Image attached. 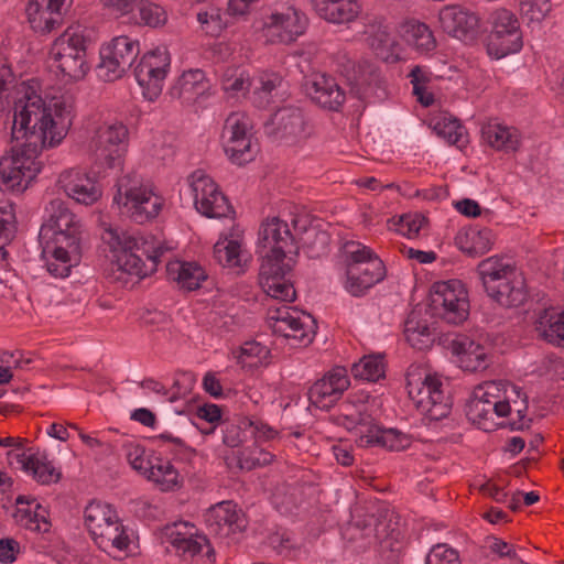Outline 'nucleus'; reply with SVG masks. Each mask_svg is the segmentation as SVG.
I'll return each instance as SVG.
<instances>
[{"mask_svg":"<svg viewBox=\"0 0 564 564\" xmlns=\"http://www.w3.org/2000/svg\"><path fill=\"white\" fill-rule=\"evenodd\" d=\"M510 403L497 405L471 397L466 405L467 417L479 429L490 432L497 429L495 416L505 417L511 412Z\"/></svg>","mask_w":564,"mask_h":564,"instance_id":"obj_30","label":"nucleus"},{"mask_svg":"<svg viewBox=\"0 0 564 564\" xmlns=\"http://www.w3.org/2000/svg\"><path fill=\"white\" fill-rule=\"evenodd\" d=\"M46 218L42 224L39 238L42 246L58 249L79 250L80 224L76 215L61 198L52 199L45 207Z\"/></svg>","mask_w":564,"mask_h":564,"instance_id":"obj_5","label":"nucleus"},{"mask_svg":"<svg viewBox=\"0 0 564 564\" xmlns=\"http://www.w3.org/2000/svg\"><path fill=\"white\" fill-rule=\"evenodd\" d=\"M350 384L347 370L334 367L308 389L310 403L321 410H329Z\"/></svg>","mask_w":564,"mask_h":564,"instance_id":"obj_17","label":"nucleus"},{"mask_svg":"<svg viewBox=\"0 0 564 564\" xmlns=\"http://www.w3.org/2000/svg\"><path fill=\"white\" fill-rule=\"evenodd\" d=\"M306 14L294 7H288L284 11L273 12L265 18L262 33L267 42L271 44H290L307 29Z\"/></svg>","mask_w":564,"mask_h":564,"instance_id":"obj_15","label":"nucleus"},{"mask_svg":"<svg viewBox=\"0 0 564 564\" xmlns=\"http://www.w3.org/2000/svg\"><path fill=\"white\" fill-rule=\"evenodd\" d=\"M268 349L257 341H247L241 346L240 361L250 367L258 366L263 357L268 355Z\"/></svg>","mask_w":564,"mask_h":564,"instance_id":"obj_62","label":"nucleus"},{"mask_svg":"<svg viewBox=\"0 0 564 564\" xmlns=\"http://www.w3.org/2000/svg\"><path fill=\"white\" fill-rule=\"evenodd\" d=\"M316 13L330 23H348L354 21L360 7L356 0H312Z\"/></svg>","mask_w":564,"mask_h":564,"instance_id":"obj_32","label":"nucleus"},{"mask_svg":"<svg viewBox=\"0 0 564 564\" xmlns=\"http://www.w3.org/2000/svg\"><path fill=\"white\" fill-rule=\"evenodd\" d=\"M258 82L259 86L253 90V104L258 108H267L275 101L282 78L276 74H263Z\"/></svg>","mask_w":564,"mask_h":564,"instance_id":"obj_49","label":"nucleus"},{"mask_svg":"<svg viewBox=\"0 0 564 564\" xmlns=\"http://www.w3.org/2000/svg\"><path fill=\"white\" fill-rule=\"evenodd\" d=\"M511 394L520 397V389L503 381H487L474 389L473 397L481 401L497 403V405L510 403Z\"/></svg>","mask_w":564,"mask_h":564,"instance_id":"obj_44","label":"nucleus"},{"mask_svg":"<svg viewBox=\"0 0 564 564\" xmlns=\"http://www.w3.org/2000/svg\"><path fill=\"white\" fill-rule=\"evenodd\" d=\"M425 564H460V561L456 550L437 544L427 554Z\"/></svg>","mask_w":564,"mask_h":564,"instance_id":"obj_61","label":"nucleus"},{"mask_svg":"<svg viewBox=\"0 0 564 564\" xmlns=\"http://www.w3.org/2000/svg\"><path fill=\"white\" fill-rule=\"evenodd\" d=\"M341 257L346 270L354 264H360L361 261H370L378 258L370 248L357 241L345 242L341 247Z\"/></svg>","mask_w":564,"mask_h":564,"instance_id":"obj_56","label":"nucleus"},{"mask_svg":"<svg viewBox=\"0 0 564 564\" xmlns=\"http://www.w3.org/2000/svg\"><path fill=\"white\" fill-rule=\"evenodd\" d=\"M262 258V262L259 270V281L262 278H285L291 272V258L286 260V256L292 251H270V250H258L257 251Z\"/></svg>","mask_w":564,"mask_h":564,"instance_id":"obj_45","label":"nucleus"},{"mask_svg":"<svg viewBox=\"0 0 564 564\" xmlns=\"http://www.w3.org/2000/svg\"><path fill=\"white\" fill-rule=\"evenodd\" d=\"M15 502L18 506L28 505V508H19L18 510L21 525L36 532H47L50 530L48 512L34 498L19 496Z\"/></svg>","mask_w":564,"mask_h":564,"instance_id":"obj_38","label":"nucleus"},{"mask_svg":"<svg viewBox=\"0 0 564 564\" xmlns=\"http://www.w3.org/2000/svg\"><path fill=\"white\" fill-rule=\"evenodd\" d=\"M170 64L169 52L161 47L147 52L140 58L134 67V77L142 88L144 98L153 101L161 95Z\"/></svg>","mask_w":564,"mask_h":564,"instance_id":"obj_14","label":"nucleus"},{"mask_svg":"<svg viewBox=\"0 0 564 564\" xmlns=\"http://www.w3.org/2000/svg\"><path fill=\"white\" fill-rule=\"evenodd\" d=\"M435 130L437 134L444 138L449 144L460 148L465 143V129L457 120L437 122Z\"/></svg>","mask_w":564,"mask_h":564,"instance_id":"obj_58","label":"nucleus"},{"mask_svg":"<svg viewBox=\"0 0 564 564\" xmlns=\"http://www.w3.org/2000/svg\"><path fill=\"white\" fill-rule=\"evenodd\" d=\"M409 398L415 408L430 420L440 421L451 413L452 399L443 390L441 379L433 375L415 379L408 376Z\"/></svg>","mask_w":564,"mask_h":564,"instance_id":"obj_9","label":"nucleus"},{"mask_svg":"<svg viewBox=\"0 0 564 564\" xmlns=\"http://www.w3.org/2000/svg\"><path fill=\"white\" fill-rule=\"evenodd\" d=\"M130 9L127 12H117L118 17H128V22L151 28L163 25L167 19L166 12L161 6L149 1L138 0V4Z\"/></svg>","mask_w":564,"mask_h":564,"instance_id":"obj_41","label":"nucleus"},{"mask_svg":"<svg viewBox=\"0 0 564 564\" xmlns=\"http://www.w3.org/2000/svg\"><path fill=\"white\" fill-rule=\"evenodd\" d=\"M429 310L432 316L448 324L465 322L469 315V299L464 283L456 279L434 283Z\"/></svg>","mask_w":564,"mask_h":564,"instance_id":"obj_6","label":"nucleus"},{"mask_svg":"<svg viewBox=\"0 0 564 564\" xmlns=\"http://www.w3.org/2000/svg\"><path fill=\"white\" fill-rule=\"evenodd\" d=\"M516 267L509 260L501 257H489L479 262L477 272L482 282L486 293L494 291L496 284L510 279L516 274Z\"/></svg>","mask_w":564,"mask_h":564,"instance_id":"obj_36","label":"nucleus"},{"mask_svg":"<svg viewBox=\"0 0 564 564\" xmlns=\"http://www.w3.org/2000/svg\"><path fill=\"white\" fill-rule=\"evenodd\" d=\"M268 324L274 334L301 346L312 343L317 327L311 314L288 305L269 308Z\"/></svg>","mask_w":564,"mask_h":564,"instance_id":"obj_11","label":"nucleus"},{"mask_svg":"<svg viewBox=\"0 0 564 564\" xmlns=\"http://www.w3.org/2000/svg\"><path fill=\"white\" fill-rule=\"evenodd\" d=\"M73 122L72 109L63 101L52 106L32 91L14 102L11 140L19 143L0 159V176L7 188L23 192L42 169L39 155L56 147Z\"/></svg>","mask_w":564,"mask_h":564,"instance_id":"obj_1","label":"nucleus"},{"mask_svg":"<svg viewBox=\"0 0 564 564\" xmlns=\"http://www.w3.org/2000/svg\"><path fill=\"white\" fill-rule=\"evenodd\" d=\"M275 134L286 141L295 142L310 135L311 130L303 111L297 107L279 109L272 119Z\"/></svg>","mask_w":564,"mask_h":564,"instance_id":"obj_25","label":"nucleus"},{"mask_svg":"<svg viewBox=\"0 0 564 564\" xmlns=\"http://www.w3.org/2000/svg\"><path fill=\"white\" fill-rule=\"evenodd\" d=\"M197 21L206 33L216 35L224 29L221 13L218 8H209L197 13Z\"/></svg>","mask_w":564,"mask_h":564,"instance_id":"obj_60","label":"nucleus"},{"mask_svg":"<svg viewBox=\"0 0 564 564\" xmlns=\"http://www.w3.org/2000/svg\"><path fill=\"white\" fill-rule=\"evenodd\" d=\"M425 221L426 218L421 214L403 215L400 217L398 231L408 238L417 237Z\"/></svg>","mask_w":564,"mask_h":564,"instance_id":"obj_63","label":"nucleus"},{"mask_svg":"<svg viewBox=\"0 0 564 564\" xmlns=\"http://www.w3.org/2000/svg\"><path fill=\"white\" fill-rule=\"evenodd\" d=\"M42 247L43 253L52 257L46 263L47 271L55 278L68 276L72 268V259H78L79 250H70L61 246H57L58 249L56 250L53 248L48 249L46 246Z\"/></svg>","mask_w":564,"mask_h":564,"instance_id":"obj_47","label":"nucleus"},{"mask_svg":"<svg viewBox=\"0 0 564 564\" xmlns=\"http://www.w3.org/2000/svg\"><path fill=\"white\" fill-rule=\"evenodd\" d=\"M144 478L153 482L161 491H172L181 487L178 470L169 459L156 454L152 458Z\"/></svg>","mask_w":564,"mask_h":564,"instance_id":"obj_37","label":"nucleus"},{"mask_svg":"<svg viewBox=\"0 0 564 564\" xmlns=\"http://www.w3.org/2000/svg\"><path fill=\"white\" fill-rule=\"evenodd\" d=\"M139 53L140 45L137 40L126 35L112 39L100 48L98 76L105 82L119 79L132 66Z\"/></svg>","mask_w":564,"mask_h":564,"instance_id":"obj_13","label":"nucleus"},{"mask_svg":"<svg viewBox=\"0 0 564 564\" xmlns=\"http://www.w3.org/2000/svg\"><path fill=\"white\" fill-rule=\"evenodd\" d=\"M552 10V0H521L520 12L530 22H541Z\"/></svg>","mask_w":564,"mask_h":564,"instance_id":"obj_57","label":"nucleus"},{"mask_svg":"<svg viewBox=\"0 0 564 564\" xmlns=\"http://www.w3.org/2000/svg\"><path fill=\"white\" fill-rule=\"evenodd\" d=\"M489 23L490 31L486 39L489 56L500 59L522 48V32L516 14L505 8L497 9L490 14Z\"/></svg>","mask_w":564,"mask_h":564,"instance_id":"obj_10","label":"nucleus"},{"mask_svg":"<svg viewBox=\"0 0 564 564\" xmlns=\"http://www.w3.org/2000/svg\"><path fill=\"white\" fill-rule=\"evenodd\" d=\"M206 521L210 532L219 535L240 532L245 528L242 516L230 501H223L214 507L208 512Z\"/></svg>","mask_w":564,"mask_h":564,"instance_id":"obj_29","label":"nucleus"},{"mask_svg":"<svg viewBox=\"0 0 564 564\" xmlns=\"http://www.w3.org/2000/svg\"><path fill=\"white\" fill-rule=\"evenodd\" d=\"M84 520L91 539L100 550L126 551L129 547L130 536L117 511L109 503L89 502L84 511Z\"/></svg>","mask_w":564,"mask_h":564,"instance_id":"obj_4","label":"nucleus"},{"mask_svg":"<svg viewBox=\"0 0 564 564\" xmlns=\"http://www.w3.org/2000/svg\"><path fill=\"white\" fill-rule=\"evenodd\" d=\"M224 149L229 160L240 166L253 161L258 153V145L253 142L252 137L225 141Z\"/></svg>","mask_w":564,"mask_h":564,"instance_id":"obj_48","label":"nucleus"},{"mask_svg":"<svg viewBox=\"0 0 564 564\" xmlns=\"http://www.w3.org/2000/svg\"><path fill=\"white\" fill-rule=\"evenodd\" d=\"M348 80L350 82L352 89H356L359 97L364 98L372 85H378L380 74L371 64L366 62L359 63L354 67L352 75L348 77Z\"/></svg>","mask_w":564,"mask_h":564,"instance_id":"obj_50","label":"nucleus"},{"mask_svg":"<svg viewBox=\"0 0 564 564\" xmlns=\"http://www.w3.org/2000/svg\"><path fill=\"white\" fill-rule=\"evenodd\" d=\"M494 301L505 307H518L527 300L524 281L516 273L510 279H506L496 284L494 291L487 292Z\"/></svg>","mask_w":564,"mask_h":564,"instance_id":"obj_39","label":"nucleus"},{"mask_svg":"<svg viewBox=\"0 0 564 564\" xmlns=\"http://www.w3.org/2000/svg\"><path fill=\"white\" fill-rule=\"evenodd\" d=\"M113 204L133 221L144 224L155 218L163 206V198L145 184L138 173H128L118 178Z\"/></svg>","mask_w":564,"mask_h":564,"instance_id":"obj_3","label":"nucleus"},{"mask_svg":"<svg viewBox=\"0 0 564 564\" xmlns=\"http://www.w3.org/2000/svg\"><path fill=\"white\" fill-rule=\"evenodd\" d=\"M406 341L417 350L431 348L435 341L436 333L425 321H421L416 312H411L404 323Z\"/></svg>","mask_w":564,"mask_h":564,"instance_id":"obj_42","label":"nucleus"},{"mask_svg":"<svg viewBox=\"0 0 564 564\" xmlns=\"http://www.w3.org/2000/svg\"><path fill=\"white\" fill-rule=\"evenodd\" d=\"M438 22L445 33L460 40L473 36L479 26L478 17L460 6H445L440 10Z\"/></svg>","mask_w":564,"mask_h":564,"instance_id":"obj_23","label":"nucleus"},{"mask_svg":"<svg viewBox=\"0 0 564 564\" xmlns=\"http://www.w3.org/2000/svg\"><path fill=\"white\" fill-rule=\"evenodd\" d=\"M458 248L471 257H479L492 247V231L488 228H469L458 232L455 238Z\"/></svg>","mask_w":564,"mask_h":564,"instance_id":"obj_40","label":"nucleus"},{"mask_svg":"<svg viewBox=\"0 0 564 564\" xmlns=\"http://www.w3.org/2000/svg\"><path fill=\"white\" fill-rule=\"evenodd\" d=\"M250 80L243 72L236 74V70L228 69L223 78V89L228 93L237 94L249 89Z\"/></svg>","mask_w":564,"mask_h":564,"instance_id":"obj_64","label":"nucleus"},{"mask_svg":"<svg viewBox=\"0 0 564 564\" xmlns=\"http://www.w3.org/2000/svg\"><path fill=\"white\" fill-rule=\"evenodd\" d=\"M61 188L79 204L91 205L101 197V188L96 180L80 169H70L58 177Z\"/></svg>","mask_w":564,"mask_h":564,"instance_id":"obj_19","label":"nucleus"},{"mask_svg":"<svg viewBox=\"0 0 564 564\" xmlns=\"http://www.w3.org/2000/svg\"><path fill=\"white\" fill-rule=\"evenodd\" d=\"M404 39L416 52L426 54L435 50L436 40L430 28L419 21H409L404 25Z\"/></svg>","mask_w":564,"mask_h":564,"instance_id":"obj_46","label":"nucleus"},{"mask_svg":"<svg viewBox=\"0 0 564 564\" xmlns=\"http://www.w3.org/2000/svg\"><path fill=\"white\" fill-rule=\"evenodd\" d=\"M128 137V128L121 122L102 123L95 130L89 149L99 173L122 165Z\"/></svg>","mask_w":564,"mask_h":564,"instance_id":"obj_8","label":"nucleus"},{"mask_svg":"<svg viewBox=\"0 0 564 564\" xmlns=\"http://www.w3.org/2000/svg\"><path fill=\"white\" fill-rule=\"evenodd\" d=\"M250 130L251 122L248 116L241 112H232L225 121L223 138L225 141H231L245 137H252Z\"/></svg>","mask_w":564,"mask_h":564,"instance_id":"obj_53","label":"nucleus"},{"mask_svg":"<svg viewBox=\"0 0 564 564\" xmlns=\"http://www.w3.org/2000/svg\"><path fill=\"white\" fill-rule=\"evenodd\" d=\"M212 84L203 69L193 68L184 70L170 89L173 98L185 102L196 101L210 94Z\"/></svg>","mask_w":564,"mask_h":564,"instance_id":"obj_26","label":"nucleus"},{"mask_svg":"<svg viewBox=\"0 0 564 564\" xmlns=\"http://www.w3.org/2000/svg\"><path fill=\"white\" fill-rule=\"evenodd\" d=\"M259 283L272 299L282 302H293L295 300V289L285 278H262Z\"/></svg>","mask_w":564,"mask_h":564,"instance_id":"obj_52","label":"nucleus"},{"mask_svg":"<svg viewBox=\"0 0 564 564\" xmlns=\"http://www.w3.org/2000/svg\"><path fill=\"white\" fill-rule=\"evenodd\" d=\"M107 242L116 258L117 281L123 280V274L141 280L156 271L161 258L167 251L154 236H135L126 231H107Z\"/></svg>","mask_w":564,"mask_h":564,"instance_id":"obj_2","label":"nucleus"},{"mask_svg":"<svg viewBox=\"0 0 564 564\" xmlns=\"http://www.w3.org/2000/svg\"><path fill=\"white\" fill-rule=\"evenodd\" d=\"M293 225L296 235L302 231L300 241L310 258H321L328 252L330 236L327 231L315 226L300 228L297 220H293Z\"/></svg>","mask_w":564,"mask_h":564,"instance_id":"obj_43","label":"nucleus"},{"mask_svg":"<svg viewBox=\"0 0 564 564\" xmlns=\"http://www.w3.org/2000/svg\"><path fill=\"white\" fill-rule=\"evenodd\" d=\"M480 132L482 141L498 151L514 152L521 143V134L517 128L496 120L484 123Z\"/></svg>","mask_w":564,"mask_h":564,"instance_id":"obj_31","label":"nucleus"},{"mask_svg":"<svg viewBox=\"0 0 564 564\" xmlns=\"http://www.w3.org/2000/svg\"><path fill=\"white\" fill-rule=\"evenodd\" d=\"M162 535L182 556L194 557L206 547L207 558L215 562V550L210 546L209 540L198 534L194 524L187 521H177L167 524L162 530Z\"/></svg>","mask_w":564,"mask_h":564,"instance_id":"obj_16","label":"nucleus"},{"mask_svg":"<svg viewBox=\"0 0 564 564\" xmlns=\"http://www.w3.org/2000/svg\"><path fill=\"white\" fill-rule=\"evenodd\" d=\"M72 0H29L25 12L31 28L37 33H50L62 26Z\"/></svg>","mask_w":564,"mask_h":564,"instance_id":"obj_18","label":"nucleus"},{"mask_svg":"<svg viewBox=\"0 0 564 564\" xmlns=\"http://www.w3.org/2000/svg\"><path fill=\"white\" fill-rule=\"evenodd\" d=\"M538 336L547 344L564 347V311L546 308L535 322Z\"/></svg>","mask_w":564,"mask_h":564,"instance_id":"obj_35","label":"nucleus"},{"mask_svg":"<svg viewBox=\"0 0 564 564\" xmlns=\"http://www.w3.org/2000/svg\"><path fill=\"white\" fill-rule=\"evenodd\" d=\"M338 421L349 431L358 430L359 435L361 431L367 433L375 423L369 404L361 399L343 402L339 405Z\"/></svg>","mask_w":564,"mask_h":564,"instance_id":"obj_33","label":"nucleus"},{"mask_svg":"<svg viewBox=\"0 0 564 564\" xmlns=\"http://www.w3.org/2000/svg\"><path fill=\"white\" fill-rule=\"evenodd\" d=\"M449 349L457 357L459 367L469 372L485 370L488 367L486 348L465 334H457L449 341Z\"/></svg>","mask_w":564,"mask_h":564,"instance_id":"obj_22","label":"nucleus"},{"mask_svg":"<svg viewBox=\"0 0 564 564\" xmlns=\"http://www.w3.org/2000/svg\"><path fill=\"white\" fill-rule=\"evenodd\" d=\"M197 212L208 218L229 217L234 209L218 185L204 171L196 170L187 178Z\"/></svg>","mask_w":564,"mask_h":564,"instance_id":"obj_12","label":"nucleus"},{"mask_svg":"<svg viewBox=\"0 0 564 564\" xmlns=\"http://www.w3.org/2000/svg\"><path fill=\"white\" fill-rule=\"evenodd\" d=\"M351 372L356 379L375 382L384 376L383 358L380 355L365 356L352 365Z\"/></svg>","mask_w":564,"mask_h":564,"instance_id":"obj_51","label":"nucleus"},{"mask_svg":"<svg viewBox=\"0 0 564 564\" xmlns=\"http://www.w3.org/2000/svg\"><path fill=\"white\" fill-rule=\"evenodd\" d=\"M241 246L237 240L218 241L214 246V258L223 267H240Z\"/></svg>","mask_w":564,"mask_h":564,"instance_id":"obj_54","label":"nucleus"},{"mask_svg":"<svg viewBox=\"0 0 564 564\" xmlns=\"http://www.w3.org/2000/svg\"><path fill=\"white\" fill-rule=\"evenodd\" d=\"M166 273L169 279L186 291L199 289L207 279L205 269L196 262L171 261L166 264Z\"/></svg>","mask_w":564,"mask_h":564,"instance_id":"obj_34","label":"nucleus"},{"mask_svg":"<svg viewBox=\"0 0 564 564\" xmlns=\"http://www.w3.org/2000/svg\"><path fill=\"white\" fill-rule=\"evenodd\" d=\"M511 412L508 415H512V413L517 414V419H510L508 425L511 430H523L529 426V421L525 420L528 402L527 395L520 390V397L518 398L516 394H511Z\"/></svg>","mask_w":564,"mask_h":564,"instance_id":"obj_59","label":"nucleus"},{"mask_svg":"<svg viewBox=\"0 0 564 564\" xmlns=\"http://www.w3.org/2000/svg\"><path fill=\"white\" fill-rule=\"evenodd\" d=\"M386 276V267L379 259L361 261L346 270L345 289L352 296H361Z\"/></svg>","mask_w":564,"mask_h":564,"instance_id":"obj_21","label":"nucleus"},{"mask_svg":"<svg viewBox=\"0 0 564 564\" xmlns=\"http://www.w3.org/2000/svg\"><path fill=\"white\" fill-rule=\"evenodd\" d=\"M356 444L362 448L381 446L389 451H403L410 446L411 438L395 429L384 430L373 423L367 433L361 431V434L356 440Z\"/></svg>","mask_w":564,"mask_h":564,"instance_id":"obj_28","label":"nucleus"},{"mask_svg":"<svg viewBox=\"0 0 564 564\" xmlns=\"http://www.w3.org/2000/svg\"><path fill=\"white\" fill-rule=\"evenodd\" d=\"M155 453L148 452L143 446L138 444L126 445V457L133 470L141 476H145L149 469V465L152 463V458Z\"/></svg>","mask_w":564,"mask_h":564,"instance_id":"obj_55","label":"nucleus"},{"mask_svg":"<svg viewBox=\"0 0 564 564\" xmlns=\"http://www.w3.org/2000/svg\"><path fill=\"white\" fill-rule=\"evenodd\" d=\"M307 95L322 108L338 111L346 100L345 91L336 79L325 74L315 75L306 86Z\"/></svg>","mask_w":564,"mask_h":564,"instance_id":"obj_24","label":"nucleus"},{"mask_svg":"<svg viewBox=\"0 0 564 564\" xmlns=\"http://www.w3.org/2000/svg\"><path fill=\"white\" fill-rule=\"evenodd\" d=\"M7 459L12 468L25 471L42 485L57 482L61 479V471L45 456L39 457L10 449L7 453Z\"/></svg>","mask_w":564,"mask_h":564,"instance_id":"obj_20","label":"nucleus"},{"mask_svg":"<svg viewBox=\"0 0 564 564\" xmlns=\"http://www.w3.org/2000/svg\"><path fill=\"white\" fill-rule=\"evenodd\" d=\"M87 39L79 30L68 28L52 44L50 56L57 69L74 80L83 79L89 70Z\"/></svg>","mask_w":564,"mask_h":564,"instance_id":"obj_7","label":"nucleus"},{"mask_svg":"<svg viewBox=\"0 0 564 564\" xmlns=\"http://www.w3.org/2000/svg\"><path fill=\"white\" fill-rule=\"evenodd\" d=\"M294 236L286 221L274 217L264 221L259 230L258 250L292 251Z\"/></svg>","mask_w":564,"mask_h":564,"instance_id":"obj_27","label":"nucleus"}]
</instances>
